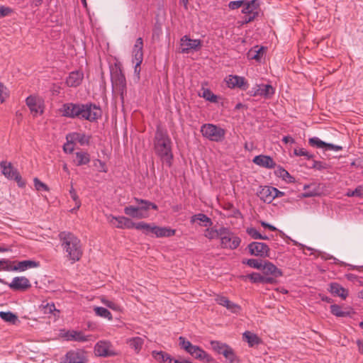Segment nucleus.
<instances>
[{"instance_id": "a18cd8bd", "label": "nucleus", "mask_w": 363, "mask_h": 363, "mask_svg": "<svg viewBox=\"0 0 363 363\" xmlns=\"http://www.w3.org/2000/svg\"><path fill=\"white\" fill-rule=\"evenodd\" d=\"M330 311L334 315L337 317H345L349 315L347 311H343L340 306L336 304L330 306Z\"/></svg>"}, {"instance_id": "69168bd1", "label": "nucleus", "mask_w": 363, "mask_h": 363, "mask_svg": "<svg viewBox=\"0 0 363 363\" xmlns=\"http://www.w3.org/2000/svg\"><path fill=\"white\" fill-rule=\"evenodd\" d=\"M261 225L262 226H263L264 228H267L268 229H269L270 230L272 231H275L277 230V228L274 226V225H272L264 221H261Z\"/></svg>"}, {"instance_id": "9b49d317", "label": "nucleus", "mask_w": 363, "mask_h": 363, "mask_svg": "<svg viewBox=\"0 0 363 363\" xmlns=\"http://www.w3.org/2000/svg\"><path fill=\"white\" fill-rule=\"evenodd\" d=\"M201 47V40L191 39L188 35H184L180 39L181 53H189L191 51H197Z\"/></svg>"}, {"instance_id": "ddd939ff", "label": "nucleus", "mask_w": 363, "mask_h": 363, "mask_svg": "<svg viewBox=\"0 0 363 363\" xmlns=\"http://www.w3.org/2000/svg\"><path fill=\"white\" fill-rule=\"evenodd\" d=\"M211 345L213 350L223 354L230 363H234L235 356L231 347L218 341H211Z\"/></svg>"}, {"instance_id": "20e7f679", "label": "nucleus", "mask_w": 363, "mask_h": 363, "mask_svg": "<svg viewBox=\"0 0 363 363\" xmlns=\"http://www.w3.org/2000/svg\"><path fill=\"white\" fill-rule=\"evenodd\" d=\"M201 132L205 138L215 142L222 141L225 133L224 129L209 123L203 125Z\"/></svg>"}, {"instance_id": "5701e85b", "label": "nucleus", "mask_w": 363, "mask_h": 363, "mask_svg": "<svg viewBox=\"0 0 363 363\" xmlns=\"http://www.w3.org/2000/svg\"><path fill=\"white\" fill-rule=\"evenodd\" d=\"M216 301L219 305L225 307L228 311L233 313H238L240 311L241 307L230 301L227 297L223 296H218L216 298Z\"/></svg>"}, {"instance_id": "338daca9", "label": "nucleus", "mask_w": 363, "mask_h": 363, "mask_svg": "<svg viewBox=\"0 0 363 363\" xmlns=\"http://www.w3.org/2000/svg\"><path fill=\"white\" fill-rule=\"evenodd\" d=\"M45 311L49 313H52L54 311H56L55 306L54 303H48L45 306Z\"/></svg>"}, {"instance_id": "b1692460", "label": "nucleus", "mask_w": 363, "mask_h": 363, "mask_svg": "<svg viewBox=\"0 0 363 363\" xmlns=\"http://www.w3.org/2000/svg\"><path fill=\"white\" fill-rule=\"evenodd\" d=\"M309 144L317 148H325V150L339 151L342 150V147L339 145H335L331 143H326L322 141L317 137L311 138L308 140Z\"/></svg>"}, {"instance_id": "5fc2aeb1", "label": "nucleus", "mask_w": 363, "mask_h": 363, "mask_svg": "<svg viewBox=\"0 0 363 363\" xmlns=\"http://www.w3.org/2000/svg\"><path fill=\"white\" fill-rule=\"evenodd\" d=\"M8 96L9 93L6 87L2 83H0V104H2Z\"/></svg>"}, {"instance_id": "a19ab883", "label": "nucleus", "mask_w": 363, "mask_h": 363, "mask_svg": "<svg viewBox=\"0 0 363 363\" xmlns=\"http://www.w3.org/2000/svg\"><path fill=\"white\" fill-rule=\"evenodd\" d=\"M0 318L4 321L12 324H16V323L18 322V316L10 311H1Z\"/></svg>"}, {"instance_id": "473e14b6", "label": "nucleus", "mask_w": 363, "mask_h": 363, "mask_svg": "<svg viewBox=\"0 0 363 363\" xmlns=\"http://www.w3.org/2000/svg\"><path fill=\"white\" fill-rule=\"evenodd\" d=\"M134 200L136 201V203L140 204L138 207L140 208V211H142V212L147 213V211L150 208L157 210V206L147 200L140 199L138 198H134Z\"/></svg>"}, {"instance_id": "c9c22d12", "label": "nucleus", "mask_w": 363, "mask_h": 363, "mask_svg": "<svg viewBox=\"0 0 363 363\" xmlns=\"http://www.w3.org/2000/svg\"><path fill=\"white\" fill-rule=\"evenodd\" d=\"M70 138L73 142H77L82 145H88L89 143V137L83 133H74L70 135Z\"/></svg>"}, {"instance_id": "4d7b16f0", "label": "nucleus", "mask_w": 363, "mask_h": 363, "mask_svg": "<svg viewBox=\"0 0 363 363\" xmlns=\"http://www.w3.org/2000/svg\"><path fill=\"white\" fill-rule=\"evenodd\" d=\"M247 234L251 236L253 239H258L259 238H262V235H261L255 228H250L247 229Z\"/></svg>"}, {"instance_id": "864d4df0", "label": "nucleus", "mask_w": 363, "mask_h": 363, "mask_svg": "<svg viewBox=\"0 0 363 363\" xmlns=\"http://www.w3.org/2000/svg\"><path fill=\"white\" fill-rule=\"evenodd\" d=\"M34 186L38 191H48L47 185L40 182L38 178H35L33 180Z\"/></svg>"}, {"instance_id": "dca6fc26", "label": "nucleus", "mask_w": 363, "mask_h": 363, "mask_svg": "<svg viewBox=\"0 0 363 363\" xmlns=\"http://www.w3.org/2000/svg\"><path fill=\"white\" fill-rule=\"evenodd\" d=\"M251 255L266 257H269V247L267 245L260 242H252L247 246Z\"/></svg>"}, {"instance_id": "39448f33", "label": "nucleus", "mask_w": 363, "mask_h": 363, "mask_svg": "<svg viewBox=\"0 0 363 363\" xmlns=\"http://www.w3.org/2000/svg\"><path fill=\"white\" fill-rule=\"evenodd\" d=\"M111 83L113 91L118 93L123 100L126 92V81L121 69H116L111 72Z\"/></svg>"}, {"instance_id": "f3484780", "label": "nucleus", "mask_w": 363, "mask_h": 363, "mask_svg": "<svg viewBox=\"0 0 363 363\" xmlns=\"http://www.w3.org/2000/svg\"><path fill=\"white\" fill-rule=\"evenodd\" d=\"M85 352L82 350H69L62 359L61 363H85Z\"/></svg>"}, {"instance_id": "79ce46f5", "label": "nucleus", "mask_w": 363, "mask_h": 363, "mask_svg": "<svg viewBox=\"0 0 363 363\" xmlns=\"http://www.w3.org/2000/svg\"><path fill=\"white\" fill-rule=\"evenodd\" d=\"M94 311L98 316L106 318L108 320H111L113 319L111 312L104 307L96 306L94 308Z\"/></svg>"}, {"instance_id": "a878e982", "label": "nucleus", "mask_w": 363, "mask_h": 363, "mask_svg": "<svg viewBox=\"0 0 363 363\" xmlns=\"http://www.w3.org/2000/svg\"><path fill=\"white\" fill-rule=\"evenodd\" d=\"M176 230L167 227H159L153 225L152 228V234L157 238H169L175 235Z\"/></svg>"}, {"instance_id": "9d476101", "label": "nucleus", "mask_w": 363, "mask_h": 363, "mask_svg": "<svg viewBox=\"0 0 363 363\" xmlns=\"http://www.w3.org/2000/svg\"><path fill=\"white\" fill-rule=\"evenodd\" d=\"M259 3L257 0L245 1L242 5V13L245 14V23L252 21L258 15Z\"/></svg>"}, {"instance_id": "58836bf2", "label": "nucleus", "mask_w": 363, "mask_h": 363, "mask_svg": "<svg viewBox=\"0 0 363 363\" xmlns=\"http://www.w3.org/2000/svg\"><path fill=\"white\" fill-rule=\"evenodd\" d=\"M128 343L129 344L130 347L135 350L137 352H138L144 343V340L142 337H135L130 338L128 340Z\"/></svg>"}, {"instance_id": "7ed1b4c3", "label": "nucleus", "mask_w": 363, "mask_h": 363, "mask_svg": "<svg viewBox=\"0 0 363 363\" xmlns=\"http://www.w3.org/2000/svg\"><path fill=\"white\" fill-rule=\"evenodd\" d=\"M0 167L1 169V173L6 178L15 180L20 187H23L26 185V182L23 180L21 174L11 162L1 161L0 162Z\"/></svg>"}, {"instance_id": "c03bdc74", "label": "nucleus", "mask_w": 363, "mask_h": 363, "mask_svg": "<svg viewBox=\"0 0 363 363\" xmlns=\"http://www.w3.org/2000/svg\"><path fill=\"white\" fill-rule=\"evenodd\" d=\"M153 225L148 224L144 222L134 223L133 228L143 230L145 233L149 234L152 233Z\"/></svg>"}, {"instance_id": "f03ea898", "label": "nucleus", "mask_w": 363, "mask_h": 363, "mask_svg": "<svg viewBox=\"0 0 363 363\" xmlns=\"http://www.w3.org/2000/svg\"><path fill=\"white\" fill-rule=\"evenodd\" d=\"M154 150L163 163L168 167L172 165L173 154L171 139L166 131L159 128L156 130L154 138Z\"/></svg>"}, {"instance_id": "f257e3e1", "label": "nucleus", "mask_w": 363, "mask_h": 363, "mask_svg": "<svg viewBox=\"0 0 363 363\" xmlns=\"http://www.w3.org/2000/svg\"><path fill=\"white\" fill-rule=\"evenodd\" d=\"M59 239L67 259L72 263L79 261L83 255L80 240L73 233L66 231L59 234Z\"/></svg>"}, {"instance_id": "412c9836", "label": "nucleus", "mask_w": 363, "mask_h": 363, "mask_svg": "<svg viewBox=\"0 0 363 363\" xmlns=\"http://www.w3.org/2000/svg\"><path fill=\"white\" fill-rule=\"evenodd\" d=\"M9 286L15 291H26L31 286V284L26 277H16L9 284Z\"/></svg>"}, {"instance_id": "f8f14e48", "label": "nucleus", "mask_w": 363, "mask_h": 363, "mask_svg": "<svg viewBox=\"0 0 363 363\" xmlns=\"http://www.w3.org/2000/svg\"><path fill=\"white\" fill-rule=\"evenodd\" d=\"M274 94V89L270 84H256L251 90L249 94L252 96H262L264 99H270Z\"/></svg>"}, {"instance_id": "7c9ffc66", "label": "nucleus", "mask_w": 363, "mask_h": 363, "mask_svg": "<svg viewBox=\"0 0 363 363\" xmlns=\"http://www.w3.org/2000/svg\"><path fill=\"white\" fill-rule=\"evenodd\" d=\"M84 74L79 71L72 72L67 79L66 83L69 86H78L82 82Z\"/></svg>"}, {"instance_id": "2f4dec72", "label": "nucleus", "mask_w": 363, "mask_h": 363, "mask_svg": "<svg viewBox=\"0 0 363 363\" xmlns=\"http://www.w3.org/2000/svg\"><path fill=\"white\" fill-rule=\"evenodd\" d=\"M330 291L343 299H345L348 295L347 291L337 283H331L330 284Z\"/></svg>"}, {"instance_id": "aec40b11", "label": "nucleus", "mask_w": 363, "mask_h": 363, "mask_svg": "<svg viewBox=\"0 0 363 363\" xmlns=\"http://www.w3.org/2000/svg\"><path fill=\"white\" fill-rule=\"evenodd\" d=\"M63 337L68 341L85 342L90 341L93 336L91 335H86L82 331L72 330L67 331Z\"/></svg>"}, {"instance_id": "774afa93", "label": "nucleus", "mask_w": 363, "mask_h": 363, "mask_svg": "<svg viewBox=\"0 0 363 363\" xmlns=\"http://www.w3.org/2000/svg\"><path fill=\"white\" fill-rule=\"evenodd\" d=\"M8 260H0V270L7 271Z\"/></svg>"}, {"instance_id": "0e129e2a", "label": "nucleus", "mask_w": 363, "mask_h": 363, "mask_svg": "<svg viewBox=\"0 0 363 363\" xmlns=\"http://www.w3.org/2000/svg\"><path fill=\"white\" fill-rule=\"evenodd\" d=\"M354 195L357 197H362L363 196V186H358L354 190Z\"/></svg>"}, {"instance_id": "0eeeda50", "label": "nucleus", "mask_w": 363, "mask_h": 363, "mask_svg": "<svg viewBox=\"0 0 363 363\" xmlns=\"http://www.w3.org/2000/svg\"><path fill=\"white\" fill-rule=\"evenodd\" d=\"M220 239L221 245L224 248L236 249L240 244V238L226 228H220Z\"/></svg>"}, {"instance_id": "bb28decb", "label": "nucleus", "mask_w": 363, "mask_h": 363, "mask_svg": "<svg viewBox=\"0 0 363 363\" xmlns=\"http://www.w3.org/2000/svg\"><path fill=\"white\" fill-rule=\"evenodd\" d=\"M189 354L194 358L206 362H210L212 360V358L204 350L196 345H194L193 348L189 351Z\"/></svg>"}, {"instance_id": "680f3d73", "label": "nucleus", "mask_w": 363, "mask_h": 363, "mask_svg": "<svg viewBox=\"0 0 363 363\" xmlns=\"http://www.w3.org/2000/svg\"><path fill=\"white\" fill-rule=\"evenodd\" d=\"M313 167L316 169H318V170H322V169H327L328 165L325 162H323L314 161Z\"/></svg>"}, {"instance_id": "603ef678", "label": "nucleus", "mask_w": 363, "mask_h": 363, "mask_svg": "<svg viewBox=\"0 0 363 363\" xmlns=\"http://www.w3.org/2000/svg\"><path fill=\"white\" fill-rule=\"evenodd\" d=\"M128 5V8L132 11H137L140 7V3L139 0H129Z\"/></svg>"}, {"instance_id": "c756f323", "label": "nucleus", "mask_w": 363, "mask_h": 363, "mask_svg": "<svg viewBox=\"0 0 363 363\" xmlns=\"http://www.w3.org/2000/svg\"><path fill=\"white\" fill-rule=\"evenodd\" d=\"M143 40L142 38H138L133 48V54L135 60H137V65L142 63L143 59Z\"/></svg>"}, {"instance_id": "09e8293b", "label": "nucleus", "mask_w": 363, "mask_h": 363, "mask_svg": "<svg viewBox=\"0 0 363 363\" xmlns=\"http://www.w3.org/2000/svg\"><path fill=\"white\" fill-rule=\"evenodd\" d=\"M243 263H246L250 267L257 269H262V267L263 265V263L262 261H259L256 259H247L246 262H243Z\"/></svg>"}, {"instance_id": "2eb2a0df", "label": "nucleus", "mask_w": 363, "mask_h": 363, "mask_svg": "<svg viewBox=\"0 0 363 363\" xmlns=\"http://www.w3.org/2000/svg\"><path fill=\"white\" fill-rule=\"evenodd\" d=\"M39 267V262L33 260H23L21 262L8 261L7 271L24 272L28 269Z\"/></svg>"}, {"instance_id": "393cba45", "label": "nucleus", "mask_w": 363, "mask_h": 363, "mask_svg": "<svg viewBox=\"0 0 363 363\" xmlns=\"http://www.w3.org/2000/svg\"><path fill=\"white\" fill-rule=\"evenodd\" d=\"M253 162L258 166L267 169H273L276 166L275 162L271 157L264 155L255 156Z\"/></svg>"}, {"instance_id": "c85d7f7f", "label": "nucleus", "mask_w": 363, "mask_h": 363, "mask_svg": "<svg viewBox=\"0 0 363 363\" xmlns=\"http://www.w3.org/2000/svg\"><path fill=\"white\" fill-rule=\"evenodd\" d=\"M125 215L138 219L145 218L148 216V213L140 211L138 206H128L124 208Z\"/></svg>"}, {"instance_id": "f704fd0d", "label": "nucleus", "mask_w": 363, "mask_h": 363, "mask_svg": "<svg viewBox=\"0 0 363 363\" xmlns=\"http://www.w3.org/2000/svg\"><path fill=\"white\" fill-rule=\"evenodd\" d=\"M191 222H199L200 224L203 223V225L205 227L210 226L212 225L211 219L203 213H199L193 216L191 218Z\"/></svg>"}, {"instance_id": "49530a36", "label": "nucleus", "mask_w": 363, "mask_h": 363, "mask_svg": "<svg viewBox=\"0 0 363 363\" xmlns=\"http://www.w3.org/2000/svg\"><path fill=\"white\" fill-rule=\"evenodd\" d=\"M179 341L181 348L184 349L188 353L189 351H190L194 346L189 341L186 340L184 337L182 336L179 337Z\"/></svg>"}, {"instance_id": "6e6d98bb", "label": "nucleus", "mask_w": 363, "mask_h": 363, "mask_svg": "<svg viewBox=\"0 0 363 363\" xmlns=\"http://www.w3.org/2000/svg\"><path fill=\"white\" fill-rule=\"evenodd\" d=\"M294 153L296 156H304L307 159H310L312 157V155H310L309 152L303 148L295 149L294 150Z\"/></svg>"}, {"instance_id": "4be33fe9", "label": "nucleus", "mask_w": 363, "mask_h": 363, "mask_svg": "<svg viewBox=\"0 0 363 363\" xmlns=\"http://www.w3.org/2000/svg\"><path fill=\"white\" fill-rule=\"evenodd\" d=\"M225 82L229 88H240L246 90L247 88V82L243 77L238 75H229L226 77Z\"/></svg>"}, {"instance_id": "3c124183", "label": "nucleus", "mask_w": 363, "mask_h": 363, "mask_svg": "<svg viewBox=\"0 0 363 363\" xmlns=\"http://www.w3.org/2000/svg\"><path fill=\"white\" fill-rule=\"evenodd\" d=\"M203 97L211 102H216L217 99V96L208 89L203 90Z\"/></svg>"}, {"instance_id": "37998d69", "label": "nucleus", "mask_w": 363, "mask_h": 363, "mask_svg": "<svg viewBox=\"0 0 363 363\" xmlns=\"http://www.w3.org/2000/svg\"><path fill=\"white\" fill-rule=\"evenodd\" d=\"M101 302L104 304L108 308L112 309L115 311H121V307L116 303L108 300L105 296H101L100 298Z\"/></svg>"}, {"instance_id": "e433bc0d", "label": "nucleus", "mask_w": 363, "mask_h": 363, "mask_svg": "<svg viewBox=\"0 0 363 363\" xmlns=\"http://www.w3.org/2000/svg\"><path fill=\"white\" fill-rule=\"evenodd\" d=\"M152 355L155 359L160 362L163 363H172L174 359H172L168 354L164 352H152Z\"/></svg>"}, {"instance_id": "8fccbe9b", "label": "nucleus", "mask_w": 363, "mask_h": 363, "mask_svg": "<svg viewBox=\"0 0 363 363\" xmlns=\"http://www.w3.org/2000/svg\"><path fill=\"white\" fill-rule=\"evenodd\" d=\"M278 175L281 177L285 181L291 182L293 181V177L290 175V174L285 170L284 169L280 168L278 170Z\"/></svg>"}, {"instance_id": "423d86ee", "label": "nucleus", "mask_w": 363, "mask_h": 363, "mask_svg": "<svg viewBox=\"0 0 363 363\" xmlns=\"http://www.w3.org/2000/svg\"><path fill=\"white\" fill-rule=\"evenodd\" d=\"M102 111L99 106L94 104H85L81 106L79 119L95 121L101 116Z\"/></svg>"}, {"instance_id": "e2e57ef3", "label": "nucleus", "mask_w": 363, "mask_h": 363, "mask_svg": "<svg viewBox=\"0 0 363 363\" xmlns=\"http://www.w3.org/2000/svg\"><path fill=\"white\" fill-rule=\"evenodd\" d=\"M259 273L254 272L247 275V278H248L253 283H258L259 281Z\"/></svg>"}, {"instance_id": "4c0bfd02", "label": "nucleus", "mask_w": 363, "mask_h": 363, "mask_svg": "<svg viewBox=\"0 0 363 363\" xmlns=\"http://www.w3.org/2000/svg\"><path fill=\"white\" fill-rule=\"evenodd\" d=\"M243 339L246 340L250 347L257 345L260 340L258 336L250 331L243 333Z\"/></svg>"}, {"instance_id": "6ab92c4d", "label": "nucleus", "mask_w": 363, "mask_h": 363, "mask_svg": "<svg viewBox=\"0 0 363 363\" xmlns=\"http://www.w3.org/2000/svg\"><path fill=\"white\" fill-rule=\"evenodd\" d=\"M279 191L274 187L264 186L258 192L259 199L265 203H271L276 197H278Z\"/></svg>"}, {"instance_id": "13d9d810", "label": "nucleus", "mask_w": 363, "mask_h": 363, "mask_svg": "<svg viewBox=\"0 0 363 363\" xmlns=\"http://www.w3.org/2000/svg\"><path fill=\"white\" fill-rule=\"evenodd\" d=\"M245 4V0H239V1H233L229 3V8L230 9H237L240 7H242V5Z\"/></svg>"}, {"instance_id": "ea45409f", "label": "nucleus", "mask_w": 363, "mask_h": 363, "mask_svg": "<svg viewBox=\"0 0 363 363\" xmlns=\"http://www.w3.org/2000/svg\"><path fill=\"white\" fill-rule=\"evenodd\" d=\"M76 161L78 166L86 164L90 162L89 155L85 152H76Z\"/></svg>"}, {"instance_id": "a211bd4d", "label": "nucleus", "mask_w": 363, "mask_h": 363, "mask_svg": "<svg viewBox=\"0 0 363 363\" xmlns=\"http://www.w3.org/2000/svg\"><path fill=\"white\" fill-rule=\"evenodd\" d=\"M82 104L67 103L60 109L63 116L74 118H79Z\"/></svg>"}, {"instance_id": "cd10ccee", "label": "nucleus", "mask_w": 363, "mask_h": 363, "mask_svg": "<svg viewBox=\"0 0 363 363\" xmlns=\"http://www.w3.org/2000/svg\"><path fill=\"white\" fill-rule=\"evenodd\" d=\"M262 270L265 275H272L274 277L282 276L281 271L270 262L264 261Z\"/></svg>"}, {"instance_id": "de8ad7c7", "label": "nucleus", "mask_w": 363, "mask_h": 363, "mask_svg": "<svg viewBox=\"0 0 363 363\" xmlns=\"http://www.w3.org/2000/svg\"><path fill=\"white\" fill-rule=\"evenodd\" d=\"M204 235L210 240L220 238V229L215 230L213 228H208L206 230Z\"/></svg>"}, {"instance_id": "1a4fd4ad", "label": "nucleus", "mask_w": 363, "mask_h": 363, "mask_svg": "<svg viewBox=\"0 0 363 363\" xmlns=\"http://www.w3.org/2000/svg\"><path fill=\"white\" fill-rule=\"evenodd\" d=\"M26 104L34 117L44 112V100L36 95H30L26 99Z\"/></svg>"}, {"instance_id": "6e6552de", "label": "nucleus", "mask_w": 363, "mask_h": 363, "mask_svg": "<svg viewBox=\"0 0 363 363\" xmlns=\"http://www.w3.org/2000/svg\"><path fill=\"white\" fill-rule=\"evenodd\" d=\"M94 353L98 357H113L117 354L113 344L108 340H100L94 346Z\"/></svg>"}, {"instance_id": "4468645a", "label": "nucleus", "mask_w": 363, "mask_h": 363, "mask_svg": "<svg viewBox=\"0 0 363 363\" xmlns=\"http://www.w3.org/2000/svg\"><path fill=\"white\" fill-rule=\"evenodd\" d=\"M108 223L117 228H133L134 222L128 217L125 216H114L113 215H108L107 216Z\"/></svg>"}, {"instance_id": "bf43d9fd", "label": "nucleus", "mask_w": 363, "mask_h": 363, "mask_svg": "<svg viewBox=\"0 0 363 363\" xmlns=\"http://www.w3.org/2000/svg\"><path fill=\"white\" fill-rule=\"evenodd\" d=\"M69 194L72 197V199L74 201L75 203L77 204V207L81 206V201L77 194L76 191L74 189L72 186L71 189L69 190Z\"/></svg>"}, {"instance_id": "72a5a7b5", "label": "nucleus", "mask_w": 363, "mask_h": 363, "mask_svg": "<svg viewBox=\"0 0 363 363\" xmlns=\"http://www.w3.org/2000/svg\"><path fill=\"white\" fill-rule=\"evenodd\" d=\"M264 48H259L256 46L250 49L247 52V57L250 60H255L259 61L263 56Z\"/></svg>"}, {"instance_id": "052dcab7", "label": "nucleus", "mask_w": 363, "mask_h": 363, "mask_svg": "<svg viewBox=\"0 0 363 363\" xmlns=\"http://www.w3.org/2000/svg\"><path fill=\"white\" fill-rule=\"evenodd\" d=\"M13 12L12 9L4 6H0V17H4L10 15Z\"/></svg>"}]
</instances>
